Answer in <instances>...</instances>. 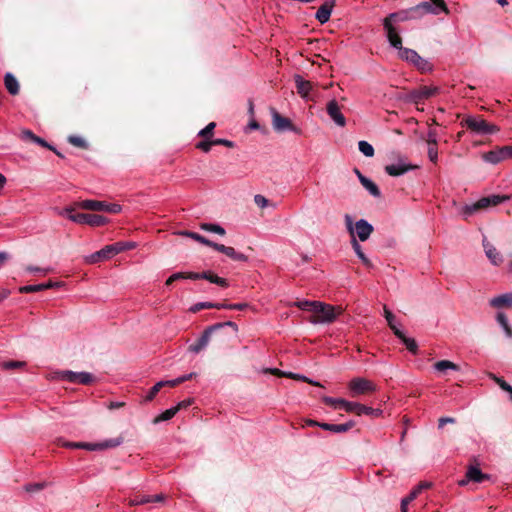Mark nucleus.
<instances>
[{
  "mask_svg": "<svg viewBox=\"0 0 512 512\" xmlns=\"http://www.w3.org/2000/svg\"><path fill=\"white\" fill-rule=\"evenodd\" d=\"M322 401L328 405L333 407L334 409H344L346 412H353L356 415H371L374 417H379L382 414V410L378 408H372L365 406L363 404L357 403V402H350L342 398H333L329 396H324L322 398Z\"/></svg>",
  "mask_w": 512,
  "mask_h": 512,
  "instance_id": "nucleus-1",
  "label": "nucleus"
},
{
  "mask_svg": "<svg viewBox=\"0 0 512 512\" xmlns=\"http://www.w3.org/2000/svg\"><path fill=\"white\" fill-rule=\"evenodd\" d=\"M510 196L508 195H489L486 197H482L478 201L472 204H467L461 208V215L464 217V219H468L473 214L488 209L490 207L497 206L501 203H504L508 200H510Z\"/></svg>",
  "mask_w": 512,
  "mask_h": 512,
  "instance_id": "nucleus-2",
  "label": "nucleus"
},
{
  "mask_svg": "<svg viewBox=\"0 0 512 512\" xmlns=\"http://www.w3.org/2000/svg\"><path fill=\"white\" fill-rule=\"evenodd\" d=\"M343 309L341 306H332L323 302H318L317 308L308 318V321L314 325L316 324H329L336 320L341 315Z\"/></svg>",
  "mask_w": 512,
  "mask_h": 512,
  "instance_id": "nucleus-3",
  "label": "nucleus"
},
{
  "mask_svg": "<svg viewBox=\"0 0 512 512\" xmlns=\"http://www.w3.org/2000/svg\"><path fill=\"white\" fill-rule=\"evenodd\" d=\"M60 215L66 216L69 220L77 224H86L92 227L104 226L108 223V219L98 214L74 213V208L66 207Z\"/></svg>",
  "mask_w": 512,
  "mask_h": 512,
  "instance_id": "nucleus-4",
  "label": "nucleus"
},
{
  "mask_svg": "<svg viewBox=\"0 0 512 512\" xmlns=\"http://www.w3.org/2000/svg\"><path fill=\"white\" fill-rule=\"evenodd\" d=\"M461 125L479 135H489L499 131V128L486 122L482 117L467 116L461 121Z\"/></svg>",
  "mask_w": 512,
  "mask_h": 512,
  "instance_id": "nucleus-5",
  "label": "nucleus"
},
{
  "mask_svg": "<svg viewBox=\"0 0 512 512\" xmlns=\"http://www.w3.org/2000/svg\"><path fill=\"white\" fill-rule=\"evenodd\" d=\"M344 219L346 228L352 238L357 236L360 241L364 242L373 232V226L364 219L358 220L355 224H353V219L349 214H346Z\"/></svg>",
  "mask_w": 512,
  "mask_h": 512,
  "instance_id": "nucleus-6",
  "label": "nucleus"
},
{
  "mask_svg": "<svg viewBox=\"0 0 512 512\" xmlns=\"http://www.w3.org/2000/svg\"><path fill=\"white\" fill-rule=\"evenodd\" d=\"M123 252V247L120 242H116L110 245H106L101 250L87 256L85 261L89 264H95L100 261L108 260L113 256Z\"/></svg>",
  "mask_w": 512,
  "mask_h": 512,
  "instance_id": "nucleus-7",
  "label": "nucleus"
},
{
  "mask_svg": "<svg viewBox=\"0 0 512 512\" xmlns=\"http://www.w3.org/2000/svg\"><path fill=\"white\" fill-rule=\"evenodd\" d=\"M77 206L81 209L90 211H104L111 214L120 213L122 210L121 205L116 203H107L104 201L97 200H83L77 203Z\"/></svg>",
  "mask_w": 512,
  "mask_h": 512,
  "instance_id": "nucleus-8",
  "label": "nucleus"
},
{
  "mask_svg": "<svg viewBox=\"0 0 512 512\" xmlns=\"http://www.w3.org/2000/svg\"><path fill=\"white\" fill-rule=\"evenodd\" d=\"M348 389L350 395L352 397H356L359 395L375 392L377 387L372 381L366 378L355 377L349 382Z\"/></svg>",
  "mask_w": 512,
  "mask_h": 512,
  "instance_id": "nucleus-9",
  "label": "nucleus"
},
{
  "mask_svg": "<svg viewBox=\"0 0 512 512\" xmlns=\"http://www.w3.org/2000/svg\"><path fill=\"white\" fill-rule=\"evenodd\" d=\"M58 377L61 380L82 385H89L95 380L94 375L89 372H73L70 370L59 372Z\"/></svg>",
  "mask_w": 512,
  "mask_h": 512,
  "instance_id": "nucleus-10",
  "label": "nucleus"
},
{
  "mask_svg": "<svg viewBox=\"0 0 512 512\" xmlns=\"http://www.w3.org/2000/svg\"><path fill=\"white\" fill-rule=\"evenodd\" d=\"M272 125L277 132L292 131L300 134L301 130L293 125L289 118L283 117L274 108H271Z\"/></svg>",
  "mask_w": 512,
  "mask_h": 512,
  "instance_id": "nucleus-11",
  "label": "nucleus"
},
{
  "mask_svg": "<svg viewBox=\"0 0 512 512\" xmlns=\"http://www.w3.org/2000/svg\"><path fill=\"white\" fill-rule=\"evenodd\" d=\"M222 327H223V324H214V325H211V326L207 327L204 330V332L202 333L201 337L196 341V343L191 344L188 347V351L191 352V353H194V354L200 353L209 344V341H210V338H211V334L214 331H216V330H218V329H220Z\"/></svg>",
  "mask_w": 512,
  "mask_h": 512,
  "instance_id": "nucleus-12",
  "label": "nucleus"
},
{
  "mask_svg": "<svg viewBox=\"0 0 512 512\" xmlns=\"http://www.w3.org/2000/svg\"><path fill=\"white\" fill-rule=\"evenodd\" d=\"M439 92V88L436 86H421L418 89L411 90L407 94V100L415 104L428 99Z\"/></svg>",
  "mask_w": 512,
  "mask_h": 512,
  "instance_id": "nucleus-13",
  "label": "nucleus"
},
{
  "mask_svg": "<svg viewBox=\"0 0 512 512\" xmlns=\"http://www.w3.org/2000/svg\"><path fill=\"white\" fill-rule=\"evenodd\" d=\"M399 57L403 60L411 62L422 71L430 69L429 62L423 59L421 56H419L415 50L409 48L401 49V52H399Z\"/></svg>",
  "mask_w": 512,
  "mask_h": 512,
  "instance_id": "nucleus-14",
  "label": "nucleus"
},
{
  "mask_svg": "<svg viewBox=\"0 0 512 512\" xmlns=\"http://www.w3.org/2000/svg\"><path fill=\"white\" fill-rule=\"evenodd\" d=\"M326 111L337 126L344 127L346 125V118L341 112L339 103L335 99L327 103Z\"/></svg>",
  "mask_w": 512,
  "mask_h": 512,
  "instance_id": "nucleus-15",
  "label": "nucleus"
},
{
  "mask_svg": "<svg viewBox=\"0 0 512 512\" xmlns=\"http://www.w3.org/2000/svg\"><path fill=\"white\" fill-rule=\"evenodd\" d=\"M122 443H123V438L122 437L108 439V440H105V441L99 442V443H86V442H83L82 449H86V450H89V451L105 450V449H109V448L118 447Z\"/></svg>",
  "mask_w": 512,
  "mask_h": 512,
  "instance_id": "nucleus-16",
  "label": "nucleus"
},
{
  "mask_svg": "<svg viewBox=\"0 0 512 512\" xmlns=\"http://www.w3.org/2000/svg\"><path fill=\"white\" fill-rule=\"evenodd\" d=\"M384 29L386 30L387 39L391 46L398 49L401 52L402 47V38L397 32L396 28L390 24L388 21H383Z\"/></svg>",
  "mask_w": 512,
  "mask_h": 512,
  "instance_id": "nucleus-17",
  "label": "nucleus"
},
{
  "mask_svg": "<svg viewBox=\"0 0 512 512\" xmlns=\"http://www.w3.org/2000/svg\"><path fill=\"white\" fill-rule=\"evenodd\" d=\"M190 277L192 280L205 279L211 283H214L224 288L228 287L229 285L227 279L219 277L216 274L212 273L211 271H204L202 273L193 272V274L190 275Z\"/></svg>",
  "mask_w": 512,
  "mask_h": 512,
  "instance_id": "nucleus-18",
  "label": "nucleus"
},
{
  "mask_svg": "<svg viewBox=\"0 0 512 512\" xmlns=\"http://www.w3.org/2000/svg\"><path fill=\"white\" fill-rule=\"evenodd\" d=\"M335 5L334 0H326L317 10L315 14V18L321 23L324 24L329 21L333 7Z\"/></svg>",
  "mask_w": 512,
  "mask_h": 512,
  "instance_id": "nucleus-19",
  "label": "nucleus"
},
{
  "mask_svg": "<svg viewBox=\"0 0 512 512\" xmlns=\"http://www.w3.org/2000/svg\"><path fill=\"white\" fill-rule=\"evenodd\" d=\"M416 18L413 8L408 10H401L389 14L383 21H388L390 24L404 22L410 19Z\"/></svg>",
  "mask_w": 512,
  "mask_h": 512,
  "instance_id": "nucleus-20",
  "label": "nucleus"
},
{
  "mask_svg": "<svg viewBox=\"0 0 512 512\" xmlns=\"http://www.w3.org/2000/svg\"><path fill=\"white\" fill-rule=\"evenodd\" d=\"M294 80L298 94H300L302 98L309 100V93L313 88V84L310 81L303 79L300 75H296Z\"/></svg>",
  "mask_w": 512,
  "mask_h": 512,
  "instance_id": "nucleus-21",
  "label": "nucleus"
},
{
  "mask_svg": "<svg viewBox=\"0 0 512 512\" xmlns=\"http://www.w3.org/2000/svg\"><path fill=\"white\" fill-rule=\"evenodd\" d=\"M468 479L471 480V482L474 483H482L485 480L490 479V476L488 474L483 473L477 465L470 464L467 467L466 471Z\"/></svg>",
  "mask_w": 512,
  "mask_h": 512,
  "instance_id": "nucleus-22",
  "label": "nucleus"
},
{
  "mask_svg": "<svg viewBox=\"0 0 512 512\" xmlns=\"http://www.w3.org/2000/svg\"><path fill=\"white\" fill-rule=\"evenodd\" d=\"M414 166L399 162L397 164H390L385 166V171L390 176H400L412 170Z\"/></svg>",
  "mask_w": 512,
  "mask_h": 512,
  "instance_id": "nucleus-23",
  "label": "nucleus"
},
{
  "mask_svg": "<svg viewBox=\"0 0 512 512\" xmlns=\"http://www.w3.org/2000/svg\"><path fill=\"white\" fill-rule=\"evenodd\" d=\"M60 286H62L61 282L49 281L47 283H42V284L23 286V287H21L19 289V291L21 293H33V292H39V291H42V290H46V289H50V288H55V287H60Z\"/></svg>",
  "mask_w": 512,
  "mask_h": 512,
  "instance_id": "nucleus-24",
  "label": "nucleus"
},
{
  "mask_svg": "<svg viewBox=\"0 0 512 512\" xmlns=\"http://www.w3.org/2000/svg\"><path fill=\"white\" fill-rule=\"evenodd\" d=\"M483 247L486 256L488 257L492 264L499 265L502 262V256L500 255V253L486 239L483 240Z\"/></svg>",
  "mask_w": 512,
  "mask_h": 512,
  "instance_id": "nucleus-25",
  "label": "nucleus"
},
{
  "mask_svg": "<svg viewBox=\"0 0 512 512\" xmlns=\"http://www.w3.org/2000/svg\"><path fill=\"white\" fill-rule=\"evenodd\" d=\"M490 305L494 308H512V292L493 297L490 300Z\"/></svg>",
  "mask_w": 512,
  "mask_h": 512,
  "instance_id": "nucleus-26",
  "label": "nucleus"
},
{
  "mask_svg": "<svg viewBox=\"0 0 512 512\" xmlns=\"http://www.w3.org/2000/svg\"><path fill=\"white\" fill-rule=\"evenodd\" d=\"M482 157H483L484 161L491 163V164H498L501 161L506 160V158L504 156L503 147H500L498 149L491 150L487 153H484Z\"/></svg>",
  "mask_w": 512,
  "mask_h": 512,
  "instance_id": "nucleus-27",
  "label": "nucleus"
},
{
  "mask_svg": "<svg viewBox=\"0 0 512 512\" xmlns=\"http://www.w3.org/2000/svg\"><path fill=\"white\" fill-rule=\"evenodd\" d=\"M4 84L11 95H17L19 93V83L11 73L5 74Z\"/></svg>",
  "mask_w": 512,
  "mask_h": 512,
  "instance_id": "nucleus-28",
  "label": "nucleus"
},
{
  "mask_svg": "<svg viewBox=\"0 0 512 512\" xmlns=\"http://www.w3.org/2000/svg\"><path fill=\"white\" fill-rule=\"evenodd\" d=\"M383 310H384V317L387 320L389 327L391 328V330L393 331V333L395 334L396 337H401L402 331L395 324L394 314L387 308L386 305H384Z\"/></svg>",
  "mask_w": 512,
  "mask_h": 512,
  "instance_id": "nucleus-29",
  "label": "nucleus"
},
{
  "mask_svg": "<svg viewBox=\"0 0 512 512\" xmlns=\"http://www.w3.org/2000/svg\"><path fill=\"white\" fill-rule=\"evenodd\" d=\"M434 369L438 372H446L447 370L458 371L459 366L449 360H441L434 364Z\"/></svg>",
  "mask_w": 512,
  "mask_h": 512,
  "instance_id": "nucleus-30",
  "label": "nucleus"
},
{
  "mask_svg": "<svg viewBox=\"0 0 512 512\" xmlns=\"http://www.w3.org/2000/svg\"><path fill=\"white\" fill-rule=\"evenodd\" d=\"M421 493V487H415L407 497L401 500V512H408V505Z\"/></svg>",
  "mask_w": 512,
  "mask_h": 512,
  "instance_id": "nucleus-31",
  "label": "nucleus"
},
{
  "mask_svg": "<svg viewBox=\"0 0 512 512\" xmlns=\"http://www.w3.org/2000/svg\"><path fill=\"white\" fill-rule=\"evenodd\" d=\"M180 408H181V404H178L174 407H171V408L165 410L164 412H162L159 416H157L155 418L154 423L170 420L171 418H173L176 415V413L180 410Z\"/></svg>",
  "mask_w": 512,
  "mask_h": 512,
  "instance_id": "nucleus-32",
  "label": "nucleus"
},
{
  "mask_svg": "<svg viewBox=\"0 0 512 512\" xmlns=\"http://www.w3.org/2000/svg\"><path fill=\"white\" fill-rule=\"evenodd\" d=\"M352 247L357 254V256L361 259L362 263L367 267H372L371 261L365 256V254L362 251V248L358 241L356 240V237H353L351 240Z\"/></svg>",
  "mask_w": 512,
  "mask_h": 512,
  "instance_id": "nucleus-33",
  "label": "nucleus"
},
{
  "mask_svg": "<svg viewBox=\"0 0 512 512\" xmlns=\"http://www.w3.org/2000/svg\"><path fill=\"white\" fill-rule=\"evenodd\" d=\"M412 8L416 16L420 14L421 11L425 13L438 14V10L433 6L431 2H422Z\"/></svg>",
  "mask_w": 512,
  "mask_h": 512,
  "instance_id": "nucleus-34",
  "label": "nucleus"
},
{
  "mask_svg": "<svg viewBox=\"0 0 512 512\" xmlns=\"http://www.w3.org/2000/svg\"><path fill=\"white\" fill-rule=\"evenodd\" d=\"M496 319L499 325L503 328L505 334L512 338V327L509 325L507 316L503 312H498Z\"/></svg>",
  "mask_w": 512,
  "mask_h": 512,
  "instance_id": "nucleus-35",
  "label": "nucleus"
},
{
  "mask_svg": "<svg viewBox=\"0 0 512 512\" xmlns=\"http://www.w3.org/2000/svg\"><path fill=\"white\" fill-rule=\"evenodd\" d=\"M361 184L374 197H380L381 196V192H380L378 186L373 181H371L370 179H368V178H363L362 179L361 178Z\"/></svg>",
  "mask_w": 512,
  "mask_h": 512,
  "instance_id": "nucleus-36",
  "label": "nucleus"
},
{
  "mask_svg": "<svg viewBox=\"0 0 512 512\" xmlns=\"http://www.w3.org/2000/svg\"><path fill=\"white\" fill-rule=\"evenodd\" d=\"M319 301L300 300L293 303L294 306L301 310L311 311L312 313L317 308Z\"/></svg>",
  "mask_w": 512,
  "mask_h": 512,
  "instance_id": "nucleus-37",
  "label": "nucleus"
},
{
  "mask_svg": "<svg viewBox=\"0 0 512 512\" xmlns=\"http://www.w3.org/2000/svg\"><path fill=\"white\" fill-rule=\"evenodd\" d=\"M225 255L234 261L246 262L248 257L240 252H237L233 247L228 246Z\"/></svg>",
  "mask_w": 512,
  "mask_h": 512,
  "instance_id": "nucleus-38",
  "label": "nucleus"
},
{
  "mask_svg": "<svg viewBox=\"0 0 512 512\" xmlns=\"http://www.w3.org/2000/svg\"><path fill=\"white\" fill-rule=\"evenodd\" d=\"M406 346V348L413 354H416L418 351V345L416 341L413 338H408L405 336V334L402 332V336L398 337Z\"/></svg>",
  "mask_w": 512,
  "mask_h": 512,
  "instance_id": "nucleus-39",
  "label": "nucleus"
},
{
  "mask_svg": "<svg viewBox=\"0 0 512 512\" xmlns=\"http://www.w3.org/2000/svg\"><path fill=\"white\" fill-rule=\"evenodd\" d=\"M26 366V363L24 361H4L0 364V367L3 370H12V369H21Z\"/></svg>",
  "mask_w": 512,
  "mask_h": 512,
  "instance_id": "nucleus-40",
  "label": "nucleus"
},
{
  "mask_svg": "<svg viewBox=\"0 0 512 512\" xmlns=\"http://www.w3.org/2000/svg\"><path fill=\"white\" fill-rule=\"evenodd\" d=\"M358 148L361 153H363L366 157L374 156V148L367 141L361 140L358 143Z\"/></svg>",
  "mask_w": 512,
  "mask_h": 512,
  "instance_id": "nucleus-41",
  "label": "nucleus"
},
{
  "mask_svg": "<svg viewBox=\"0 0 512 512\" xmlns=\"http://www.w3.org/2000/svg\"><path fill=\"white\" fill-rule=\"evenodd\" d=\"M193 272H177L172 274L165 282L166 286H170L173 282H176V280L180 279H191L190 275H192Z\"/></svg>",
  "mask_w": 512,
  "mask_h": 512,
  "instance_id": "nucleus-42",
  "label": "nucleus"
},
{
  "mask_svg": "<svg viewBox=\"0 0 512 512\" xmlns=\"http://www.w3.org/2000/svg\"><path fill=\"white\" fill-rule=\"evenodd\" d=\"M200 227H201V229L208 231V232H213V233H216L219 235L225 234V229L218 224L203 223V224H201Z\"/></svg>",
  "mask_w": 512,
  "mask_h": 512,
  "instance_id": "nucleus-43",
  "label": "nucleus"
},
{
  "mask_svg": "<svg viewBox=\"0 0 512 512\" xmlns=\"http://www.w3.org/2000/svg\"><path fill=\"white\" fill-rule=\"evenodd\" d=\"M161 388H163V383L159 381L149 390L148 394L144 398V401H152L154 397L157 395V393L161 390Z\"/></svg>",
  "mask_w": 512,
  "mask_h": 512,
  "instance_id": "nucleus-44",
  "label": "nucleus"
},
{
  "mask_svg": "<svg viewBox=\"0 0 512 512\" xmlns=\"http://www.w3.org/2000/svg\"><path fill=\"white\" fill-rule=\"evenodd\" d=\"M427 145H428V149H427L428 158L432 163L435 164L438 161V148H437L438 144H427Z\"/></svg>",
  "mask_w": 512,
  "mask_h": 512,
  "instance_id": "nucleus-45",
  "label": "nucleus"
},
{
  "mask_svg": "<svg viewBox=\"0 0 512 512\" xmlns=\"http://www.w3.org/2000/svg\"><path fill=\"white\" fill-rule=\"evenodd\" d=\"M152 502V496L150 495H143L141 497H135L133 499L129 500V505L136 506V505H143L147 503Z\"/></svg>",
  "mask_w": 512,
  "mask_h": 512,
  "instance_id": "nucleus-46",
  "label": "nucleus"
},
{
  "mask_svg": "<svg viewBox=\"0 0 512 512\" xmlns=\"http://www.w3.org/2000/svg\"><path fill=\"white\" fill-rule=\"evenodd\" d=\"M183 234L192 238L193 240L203 244V245H206V246H209V244L211 242V240L205 238L204 236H202L196 232H188L187 231V232H184Z\"/></svg>",
  "mask_w": 512,
  "mask_h": 512,
  "instance_id": "nucleus-47",
  "label": "nucleus"
},
{
  "mask_svg": "<svg viewBox=\"0 0 512 512\" xmlns=\"http://www.w3.org/2000/svg\"><path fill=\"white\" fill-rule=\"evenodd\" d=\"M427 144H438V134L433 128H430L423 138Z\"/></svg>",
  "mask_w": 512,
  "mask_h": 512,
  "instance_id": "nucleus-48",
  "label": "nucleus"
},
{
  "mask_svg": "<svg viewBox=\"0 0 512 512\" xmlns=\"http://www.w3.org/2000/svg\"><path fill=\"white\" fill-rule=\"evenodd\" d=\"M68 141L70 144L76 146V147H79V148H87V143L86 141L79 137V136H75V135H72V136H69L68 137Z\"/></svg>",
  "mask_w": 512,
  "mask_h": 512,
  "instance_id": "nucleus-49",
  "label": "nucleus"
},
{
  "mask_svg": "<svg viewBox=\"0 0 512 512\" xmlns=\"http://www.w3.org/2000/svg\"><path fill=\"white\" fill-rule=\"evenodd\" d=\"M47 486L46 482L27 484L24 489L28 493H33L44 489Z\"/></svg>",
  "mask_w": 512,
  "mask_h": 512,
  "instance_id": "nucleus-50",
  "label": "nucleus"
},
{
  "mask_svg": "<svg viewBox=\"0 0 512 512\" xmlns=\"http://www.w3.org/2000/svg\"><path fill=\"white\" fill-rule=\"evenodd\" d=\"M25 271L28 273H31V274L40 273V274L46 275L51 271V269L28 265L25 267Z\"/></svg>",
  "mask_w": 512,
  "mask_h": 512,
  "instance_id": "nucleus-51",
  "label": "nucleus"
},
{
  "mask_svg": "<svg viewBox=\"0 0 512 512\" xmlns=\"http://www.w3.org/2000/svg\"><path fill=\"white\" fill-rule=\"evenodd\" d=\"M254 202L259 208H262V209L266 208L270 205L269 200L265 196L260 195V194H257L254 196Z\"/></svg>",
  "mask_w": 512,
  "mask_h": 512,
  "instance_id": "nucleus-52",
  "label": "nucleus"
},
{
  "mask_svg": "<svg viewBox=\"0 0 512 512\" xmlns=\"http://www.w3.org/2000/svg\"><path fill=\"white\" fill-rule=\"evenodd\" d=\"M212 308V302H198L190 307V311L193 313L199 312L202 309Z\"/></svg>",
  "mask_w": 512,
  "mask_h": 512,
  "instance_id": "nucleus-53",
  "label": "nucleus"
},
{
  "mask_svg": "<svg viewBox=\"0 0 512 512\" xmlns=\"http://www.w3.org/2000/svg\"><path fill=\"white\" fill-rule=\"evenodd\" d=\"M355 426L354 421H348L343 424H336V433H345Z\"/></svg>",
  "mask_w": 512,
  "mask_h": 512,
  "instance_id": "nucleus-54",
  "label": "nucleus"
},
{
  "mask_svg": "<svg viewBox=\"0 0 512 512\" xmlns=\"http://www.w3.org/2000/svg\"><path fill=\"white\" fill-rule=\"evenodd\" d=\"M216 124L214 122H210L205 128L200 130L198 133L199 136L207 138L213 134V130L215 128Z\"/></svg>",
  "mask_w": 512,
  "mask_h": 512,
  "instance_id": "nucleus-55",
  "label": "nucleus"
},
{
  "mask_svg": "<svg viewBox=\"0 0 512 512\" xmlns=\"http://www.w3.org/2000/svg\"><path fill=\"white\" fill-rule=\"evenodd\" d=\"M213 145H214L213 140L212 141H201L196 144V148L207 153L210 151V149Z\"/></svg>",
  "mask_w": 512,
  "mask_h": 512,
  "instance_id": "nucleus-56",
  "label": "nucleus"
},
{
  "mask_svg": "<svg viewBox=\"0 0 512 512\" xmlns=\"http://www.w3.org/2000/svg\"><path fill=\"white\" fill-rule=\"evenodd\" d=\"M435 8H438L440 11L449 14V10L444 0H430Z\"/></svg>",
  "mask_w": 512,
  "mask_h": 512,
  "instance_id": "nucleus-57",
  "label": "nucleus"
},
{
  "mask_svg": "<svg viewBox=\"0 0 512 512\" xmlns=\"http://www.w3.org/2000/svg\"><path fill=\"white\" fill-rule=\"evenodd\" d=\"M37 136L30 130H23L21 132V138L25 141L34 142Z\"/></svg>",
  "mask_w": 512,
  "mask_h": 512,
  "instance_id": "nucleus-58",
  "label": "nucleus"
},
{
  "mask_svg": "<svg viewBox=\"0 0 512 512\" xmlns=\"http://www.w3.org/2000/svg\"><path fill=\"white\" fill-rule=\"evenodd\" d=\"M294 379H295V380H300V381H303V382H307V383H309V384H311V385H314V386H321L319 382H317V381H313V380H311V379L307 378V377H306V376H304V375H300V374H296V373H295Z\"/></svg>",
  "mask_w": 512,
  "mask_h": 512,
  "instance_id": "nucleus-59",
  "label": "nucleus"
},
{
  "mask_svg": "<svg viewBox=\"0 0 512 512\" xmlns=\"http://www.w3.org/2000/svg\"><path fill=\"white\" fill-rule=\"evenodd\" d=\"M490 377L499 385V387L504 391L505 388L509 385L505 380L500 377H497L494 374H490Z\"/></svg>",
  "mask_w": 512,
  "mask_h": 512,
  "instance_id": "nucleus-60",
  "label": "nucleus"
},
{
  "mask_svg": "<svg viewBox=\"0 0 512 512\" xmlns=\"http://www.w3.org/2000/svg\"><path fill=\"white\" fill-rule=\"evenodd\" d=\"M214 145H223L229 148L234 147V142L227 140V139H215L213 140Z\"/></svg>",
  "mask_w": 512,
  "mask_h": 512,
  "instance_id": "nucleus-61",
  "label": "nucleus"
},
{
  "mask_svg": "<svg viewBox=\"0 0 512 512\" xmlns=\"http://www.w3.org/2000/svg\"><path fill=\"white\" fill-rule=\"evenodd\" d=\"M456 420L455 418H452V417H441L439 420H438V427L439 428H443L445 424H453L455 423Z\"/></svg>",
  "mask_w": 512,
  "mask_h": 512,
  "instance_id": "nucleus-62",
  "label": "nucleus"
},
{
  "mask_svg": "<svg viewBox=\"0 0 512 512\" xmlns=\"http://www.w3.org/2000/svg\"><path fill=\"white\" fill-rule=\"evenodd\" d=\"M208 247H211V248L215 249L216 251L225 254V251L228 246L211 241Z\"/></svg>",
  "mask_w": 512,
  "mask_h": 512,
  "instance_id": "nucleus-63",
  "label": "nucleus"
},
{
  "mask_svg": "<svg viewBox=\"0 0 512 512\" xmlns=\"http://www.w3.org/2000/svg\"><path fill=\"white\" fill-rule=\"evenodd\" d=\"M60 445L67 448L82 449L83 442H62Z\"/></svg>",
  "mask_w": 512,
  "mask_h": 512,
  "instance_id": "nucleus-64",
  "label": "nucleus"
}]
</instances>
